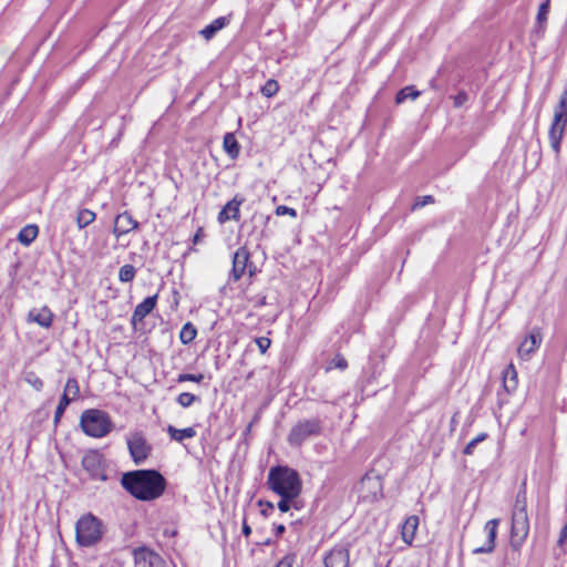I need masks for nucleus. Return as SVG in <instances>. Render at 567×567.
I'll use <instances>...</instances> for the list:
<instances>
[{
    "label": "nucleus",
    "mask_w": 567,
    "mask_h": 567,
    "mask_svg": "<svg viewBox=\"0 0 567 567\" xmlns=\"http://www.w3.org/2000/svg\"><path fill=\"white\" fill-rule=\"evenodd\" d=\"M121 485L134 498L152 502L164 494L167 482L156 470H135L122 475Z\"/></svg>",
    "instance_id": "obj_1"
},
{
    "label": "nucleus",
    "mask_w": 567,
    "mask_h": 567,
    "mask_svg": "<svg viewBox=\"0 0 567 567\" xmlns=\"http://www.w3.org/2000/svg\"><path fill=\"white\" fill-rule=\"evenodd\" d=\"M267 486L280 497L298 498L302 491V481L295 468L277 465L268 472Z\"/></svg>",
    "instance_id": "obj_2"
},
{
    "label": "nucleus",
    "mask_w": 567,
    "mask_h": 567,
    "mask_svg": "<svg viewBox=\"0 0 567 567\" xmlns=\"http://www.w3.org/2000/svg\"><path fill=\"white\" fill-rule=\"evenodd\" d=\"M102 522L91 513L81 516L75 524V540L81 547H91L101 540Z\"/></svg>",
    "instance_id": "obj_3"
},
{
    "label": "nucleus",
    "mask_w": 567,
    "mask_h": 567,
    "mask_svg": "<svg viewBox=\"0 0 567 567\" xmlns=\"http://www.w3.org/2000/svg\"><path fill=\"white\" fill-rule=\"evenodd\" d=\"M322 432V422L318 417L298 421L289 431L287 441L291 446H301L310 437Z\"/></svg>",
    "instance_id": "obj_4"
},
{
    "label": "nucleus",
    "mask_w": 567,
    "mask_h": 567,
    "mask_svg": "<svg viewBox=\"0 0 567 567\" xmlns=\"http://www.w3.org/2000/svg\"><path fill=\"white\" fill-rule=\"evenodd\" d=\"M80 427L91 437L106 435V413L97 409H87L80 416Z\"/></svg>",
    "instance_id": "obj_5"
},
{
    "label": "nucleus",
    "mask_w": 567,
    "mask_h": 567,
    "mask_svg": "<svg viewBox=\"0 0 567 567\" xmlns=\"http://www.w3.org/2000/svg\"><path fill=\"white\" fill-rule=\"evenodd\" d=\"M82 466L92 480L106 481V464L99 450H89L82 458Z\"/></svg>",
    "instance_id": "obj_6"
},
{
    "label": "nucleus",
    "mask_w": 567,
    "mask_h": 567,
    "mask_svg": "<svg viewBox=\"0 0 567 567\" xmlns=\"http://www.w3.org/2000/svg\"><path fill=\"white\" fill-rule=\"evenodd\" d=\"M130 455L136 465L143 464L151 455L153 447L141 432H135L126 439Z\"/></svg>",
    "instance_id": "obj_7"
},
{
    "label": "nucleus",
    "mask_w": 567,
    "mask_h": 567,
    "mask_svg": "<svg viewBox=\"0 0 567 567\" xmlns=\"http://www.w3.org/2000/svg\"><path fill=\"white\" fill-rule=\"evenodd\" d=\"M529 533L528 514H512L509 545L513 550L518 551L525 543Z\"/></svg>",
    "instance_id": "obj_8"
},
{
    "label": "nucleus",
    "mask_w": 567,
    "mask_h": 567,
    "mask_svg": "<svg viewBox=\"0 0 567 567\" xmlns=\"http://www.w3.org/2000/svg\"><path fill=\"white\" fill-rule=\"evenodd\" d=\"M543 342V333L539 327H534L528 334L525 336L517 349L519 359L528 361L532 355L539 349Z\"/></svg>",
    "instance_id": "obj_9"
},
{
    "label": "nucleus",
    "mask_w": 567,
    "mask_h": 567,
    "mask_svg": "<svg viewBox=\"0 0 567 567\" xmlns=\"http://www.w3.org/2000/svg\"><path fill=\"white\" fill-rule=\"evenodd\" d=\"M133 557L136 567H162L164 559L153 549L142 546L133 549Z\"/></svg>",
    "instance_id": "obj_10"
},
{
    "label": "nucleus",
    "mask_w": 567,
    "mask_h": 567,
    "mask_svg": "<svg viewBox=\"0 0 567 567\" xmlns=\"http://www.w3.org/2000/svg\"><path fill=\"white\" fill-rule=\"evenodd\" d=\"M501 523L499 518H493L486 522L484 525V532L486 533V540L482 546L473 548L474 555L491 554L495 550V540L497 536V528Z\"/></svg>",
    "instance_id": "obj_11"
},
{
    "label": "nucleus",
    "mask_w": 567,
    "mask_h": 567,
    "mask_svg": "<svg viewBox=\"0 0 567 567\" xmlns=\"http://www.w3.org/2000/svg\"><path fill=\"white\" fill-rule=\"evenodd\" d=\"M249 260V250L245 246L238 248L233 256V267L229 274V280L237 282L245 275Z\"/></svg>",
    "instance_id": "obj_12"
},
{
    "label": "nucleus",
    "mask_w": 567,
    "mask_h": 567,
    "mask_svg": "<svg viewBox=\"0 0 567 567\" xmlns=\"http://www.w3.org/2000/svg\"><path fill=\"white\" fill-rule=\"evenodd\" d=\"M324 567H349L350 554L344 547H333L324 557Z\"/></svg>",
    "instance_id": "obj_13"
},
{
    "label": "nucleus",
    "mask_w": 567,
    "mask_h": 567,
    "mask_svg": "<svg viewBox=\"0 0 567 567\" xmlns=\"http://www.w3.org/2000/svg\"><path fill=\"white\" fill-rule=\"evenodd\" d=\"M566 125H567V122L560 121L559 115L554 116L553 123H551L549 132H548L550 146L557 156L560 153V143H561V140H563V136L565 133Z\"/></svg>",
    "instance_id": "obj_14"
},
{
    "label": "nucleus",
    "mask_w": 567,
    "mask_h": 567,
    "mask_svg": "<svg viewBox=\"0 0 567 567\" xmlns=\"http://www.w3.org/2000/svg\"><path fill=\"white\" fill-rule=\"evenodd\" d=\"M244 203V198L239 196H235L231 200H229L219 212L218 221L224 224L228 220H238L240 216V205Z\"/></svg>",
    "instance_id": "obj_15"
},
{
    "label": "nucleus",
    "mask_w": 567,
    "mask_h": 567,
    "mask_svg": "<svg viewBox=\"0 0 567 567\" xmlns=\"http://www.w3.org/2000/svg\"><path fill=\"white\" fill-rule=\"evenodd\" d=\"M137 226L138 223L130 214L123 213L116 216L113 233L116 237H120L137 228Z\"/></svg>",
    "instance_id": "obj_16"
},
{
    "label": "nucleus",
    "mask_w": 567,
    "mask_h": 567,
    "mask_svg": "<svg viewBox=\"0 0 567 567\" xmlns=\"http://www.w3.org/2000/svg\"><path fill=\"white\" fill-rule=\"evenodd\" d=\"M157 302V295L146 297L141 303L135 307L132 316V324L135 327L138 321L152 312Z\"/></svg>",
    "instance_id": "obj_17"
},
{
    "label": "nucleus",
    "mask_w": 567,
    "mask_h": 567,
    "mask_svg": "<svg viewBox=\"0 0 567 567\" xmlns=\"http://www.w3.org/2000/svg\"><path fill=\"white\" fill-rule=\"evenodd\" d=\"M53 320V313L48 307L32 308L28 313V321L35 322L42 328H50Z\"/></svg>",
    "instance_id": "obj_18"
},
{
    "label": "nucleus",
    "mask_w": 567,
    "mask_h": 567,
    "mask_svg": "<svg viewBox=\"0 0 567 567\" xmlns=\"http://www.w3.org/2000/svg\"><path fill=\"white\" fill-rule=\"evenodd\" d=\"M361 489L371 492V499H378L382 496V481L378 475L365 474L361 482Z\"/></svg>",
    "instance_id": "obj_19"
},
{
    "label": "nucleus",
    "mask_w": 567,
    "mask_h": 567,
    "mask_svg": "<svg viewBox=\"0 0 567 567\" xmlns=\"http://www.w3.org/2000/svg\"><path fill=\"white\" fill-rule=\"evenodd\" d=\"M518 385L517 371L513 363L508 364L503 371V389L507 394L516 391Z\"/></svg>",
    "instance_id": "obj_20"
},
{
    "label": "nucleus",
    "mask_w": 567,
    "mask_h": 567,
    "mask_svg": "<svg viewBox=\"0 0 567 567\" xmlns=\"http://www.w3.org/2000/svg\"><path fill=\"white\" fill-rule=\"evenodd\" d=\"M419 526V517L415 515L409 516L402 525V539L405 544L411 545Z\"/></svg>",
    "instance_id": "obj_21"
},
{
    "label": "nucleus",
    "mask_w": 567,
    "mask_h": 567,
    "mask_svg": "<svg viewBox=\"0 0 567 567\" xmlns=\"http://www.w3.org/2000/svg\"><path fill=\"white\" fill-rule=\"evenodd\" d=\"M227 22L228 21L225 17H219L215 19L212 23L206 25L203 30H200L199 34L204 39L210 40L219 30H221L227 24Z\"/></svg>",
    "instance_id": "obj_22"
},
{
    "label": "nucleus",
    "mask_w": 567,
    "mask_h": 567,
    "mask_svg": "<svg viewBox=\"0 0 567 567\" xmlns=\"http://www.w3.org/2000/svg\"><path fill=\"white\" fill-rule=\"evenodd\" d=\"M167 433L169 437L176 442H183L186 439H192L196 435L194 427L176 429L173 425L167 426Z\"/></svg>",
    "instance_id": "obj_23"
},
{
    "label": "nucleus",
    "mask_w": 567,
    "mask_h": 567,
    "mask_svg": "<svg viewBox=\"0 0 567 567\" xmlns=\"http://www.w3.org/2000/svg\"><path fill=\"white\" fill-rule=\"evenodd\" d=\"M224 151L231 158H237L240 152V146L234 133H226L223 141Z\"/></svg>",
    "instance_id": "obj_24"
},
{
    "label": "nucleus",
    "mask_w": 567,
    "mask_h": 567,
    "mask_svg": "<svg viewBox=\"0 0 567 567\" xmlns=\"http://www.w3.org/2000/svg\"><path fill=\"white\" fill-rule=\"evenodd\" d=\"M39 228L37 225H27L19 231L18 240L22 245L29 246L37 238Z\"/></svg>",
    "instance_id": "obj_25"
},
{
    "label": "nucleus",
    "mask_w": 567,
    "mask_h": 567,
    "mask_svg": "<svg viewBox=\"0 0 567 567\" xmlns=\"http://www.w3.org/2000/svg\"><path fill=\"white\" fill-rule=\"evenodd\" d=\"M527 514V496H526V483L523 482L519 491L517 492L513 514Z\"/></svg>",
    "instance_id": "obj_26"
},
{
    "label": "nucleus",
    "mask_w": 567,
    "mask_h": 567,
    "mask_svg": "<svg viewBox=\"0 0 567 567\" xmlns=\"http://www.w3.org/2000/svg\"><path fill=\"white\" fill-rule=\"evenodd\" d=\"M80 394L81 393L78 380L75 378H69L65 383L62 396H66V399H70V402H73L80 398Z\"/></svg>",
    "instance_id": "obj_27"
},
{
    "label": "nucleus",
    "mask_w": 567,
    "mask_h": 567,
    "mask_svg": "<svg viewBox=\"0 0 567 567\" xmlns=\"http://www.w3.org/2000/svg\"><path fill=\"white\" fill-rule=\"evenodd\" d=\"M421 95V92L415 90L413 85L401 89L395 96V103L401 104L408 99L415 100Z\"/></svg>",
    "instance_id": "obj_28"
},
{
    "label": "nucleus",
    "mask_w": 567,
    "mask_h": 567,
    "mask_svg": "<svg viewBox=\"0 0 567 567\" xmlns=\"http://www.w3.org/2000/svg\"><path fill=\"white\" fill-rule=\"evenodd\" d=\"M196 328L190 322H187L183 326L181 330L179 339L183 344H188L196 338Z\"/></svg>",
    "instance_id": "obj_29"
},
{
    "label": "nucleus",
    "mask_w": 567,
    "mask_h": 567,
    "mask_svg": "<svg viewBox=\"0 0 567 567\" xmlns=\"http://www.w3.org/2000/svg\"><path fill=\"white\" fill-rule=\"evenodd\" d=\"M560 116V121L567 122V89L560 95L558 104L555 106L554 116Z\"/></svg>",
    "instance_id": "obj_30"
},
{
    "label": "nucleus",
    "mask_w": 567,
    "mask_h": 567,
    "mask_svg": "<svg viewBox=\"0 0 567 567\" xmlns=\"http://www.w3.org/2000/svg\"><path fill=\"white\" fill-rule=\"evenodd\" d=\"M95 219V213L90 209H81L76 216V224L80 229L89 226Z\"/></svg>",
    "instance_id": "obj_31"
},
{
    "label": "nucleus",
    "mask_w": 567,
    "mask_h": 567,
    "mask_svg": "<svg viewBox=\"0 0 567 567\" xmlns=\"http://www.w3.org/2000/svg\"><path fill=\"white\" fill-rule=\"evenodd\" d=\"M279 91V84L276 80L269 79L262 86H261V94L266 97H272L277 94Z\"/></svg>",
    "instance_id": "obj_32"
},
{
    "label": "nucleus",
    "mask_w": 567,
    "mask_h": 567,
    "mask_svg": "<svg viewBox=\"0 0 567 567\" xmlns=\"http://www.w3.org/2000/svg\"><path fill=\"white\" fill-rule=\"evenodd\" d=\"M136 274V269L132 265H124L121 267L118 278L122 282H131Z\"/></svg>",
    "instance_id": "obj_33"
},
{
    "label": "nucleus",
    "mask_w": 567,
    "mask_h": 567,
    "mask_svg": "<svg viewBox=\"0 0 567 567\" xmlns=\"http://www.w3.org/2000/svg\"><path fill=\"white\" fill-rule=\"evenodd\" d=\"M198 401H200V398L189 392H183L176 399V402L183 408H188Z\"/></svg>",
    "instance_id": "obj_34"
},
{
    "label": "nucleus",
    "mask_w": 567,
    "mask_h": 567,
    "mask_svg": "<svg viewBox=\"0 0 567 567\" xmlns=\"http://www.w3.org/2000/svg\"><path fill=\"white\" fill-rule=\"evenodd\" d=\"M70 403V399H66V396H61L53 417V422L55 425L60 423L61 417L63 416L65 409L69 406Z\"/></svg>",
    "instance_id": "obj_35"
},
{
    "label": "nucleus",
    "mask_w": 567,
    "mask_h": 567,
    "mask_svg": "<svg viewBox=\"0 0 567 567\" xmlns=\"http://www.w3.org/2000/svg\"><path fill=\"white\" fill-rule=\"evenodd\" d=\"M487 439V433H480L476 437L471 440L463 450L464 455H472L476 445Z\"/></svg>",
    "instance_id": "obj_36"
},
{
    "label": "nucleus",
    "mask_w": 567,
    "mask_h": 567,
    "mask_svg": "<svg viewBox=\"0 0 567 567\" xmlns=\"http://www.w3.org/2000/svg\"><path fill=\"white\" fill-rule=\"evenodd\" d=\"M25 382L30 384L35 391H41L43 389V381L39 378L34 372L30 371L25 374Z\"/></svg>",
    "instance_id": "obj_37"
},
{
    "label": "nucleus",
    "mask_w": 567,
    "mask_h": 567,
    "mask_svg": "<svg viewBox=\"0 0 567 567\" xmlns=\"http://www.w3.org/2000/svg\"><path fill=\"white\" fill-rule=\"evenodd\" d=\"M291 507L299 509V505L298 502H296V498L281 497V499L278 502V509L282 513L288 512Z\"/></svg>",
    "instance_id": "obj_38"
},
{
    "label": "nucleus",
    "mask_w": 567,
    "mask_h": 567,
    "mask_svg": "<svg viewBox=\"0 0 567 567\" xmlns=\"http://www.w3.org/2000/svg\"><path fill=\"white\" fill-rule=\"evenodd\" d=\"M348 367L347 360L341 354H336L328 365V370L339 369L344 370Z\"/></svg>",
    "instance_id": "obj_39"
},
{
    "label": "nucleus",
    "mask_w": 567,
    "mask_h": 567,
    "mask_svg": "<svg viewBox=\"0 0 567 567\" xmlns=\"http://www.w3.org/2000/svg\"><path fill=\"white\" fill-rule=\"evenodd\" d=\"M205 379L204 374L203 373H198V374H193V373H181L178 377H177V382H187V381H190V382H197V383H200L203 380Z\"/></svg>",
    "instance_id": "obj_40"
},
{
    "label": "nucleus",
    "mask_w": 567,
    "mask_h": 567,
    "mask_svg": "<svg viewBox=\"0 0 567 567\" xmlns=\"http://www.w3.org/2000/svg\"><path fill=\"white\" fill-rule=\"evenodd\" d=\"M548 11H549V0H546L538 8L537 21L539 24H542L543 22H545L547 20Z\"/></svg>",
    "instance_id": "obj_41"
},
{
    "label": "nucleus",
    "mask_w": 567,
    "mask_h": 567,
    "mask_svg": "<svg viewBox=\"0 0 567 567\" xmlns=\"http://www.w3.org/2000/svg\"><path fill=\"white\" fill-rule=\"evenodd\" d=\"M276 215L277 216H284V215H289L293 218L297 217V212L295 208H291V207H288V206H285V205H280L276 208Z\"/></svg>",
    "instance_id": "obj_42"
},
{
    "label": "nucleus",
    "mask_w": 567,
    "mask_h": 567,
    "mask_svg": "<svg viewBox=\"0 0 567 567\" xmlns=\"http://www.w3.org/2000/svg\"><path fill=\"white\" fill-rule=\"evenodd\" d=\"M255 341H256V344L258 346L261 353H265L271 344L270 339L266 338V337L256 338Z\"/></svg>",
    "instance_id": "obj_43"
},
{
    "label": "nucleus",
    "mask_w": 567,
    "mask_h": 567,
    "mask_svg": "<svg viewBox=\"0 0 567 567\" xmlns=\"http://www.w3.org/2000/svg\"><path fill=\"white\" fill-rule=\"evenodd\" d=\"M258 506L262 507L260 513L262 516L267 517L269 515V512L274 509V504L268 501H258Z\"/></svg>",
    "instance_id": "obj_44"
},
{
    "label": "nucleus",
    "mask_w": 567,
    "mask_h": 567,
    "mask_svg": "<svg viewBox=\"0 0 567 567\" xmlns=\"http://www.w3.org/2000/svg\"><path fill=\"white\" fill-rule=\"evenodd\" d=\"M468 100V95L462 91V92H458L455 96H454V106L455 107H461L463 106Z\"/></svg>",
    "instance_id": "obj_45"
},
{
    "label": "nucleus",
    "mask_w": 567,
    "mask_h": 567,
    "mask_svg": "<svg viewBox=\"0 0 567 567\" xmlns=\"http://www.w3.org/2000/svg\"><path fill=\"white\" fill-rule=\"evenodd\" d=\"M296 555H286L276 567H293Z\"/></svg>",
    "instance_id": "obj_46"
},
{
    "label": "nucleus",
    "mask_w": 567,
    "mask_h": 567,
    "mask_svg": "<svg viewBox=\"0 0 567 567\" xmlns=\"http://www.w3.org/2000/svg\"><path fill=\"white\" fill-rule=\"evenodd\" d=\"M250 301L254 302V308H260L267 305L266 296H257L255 298H250Z\"/></svg>",
    "instance_id": "obj_47"
},
{
    "label": "nucleus",
    "mask_w": 567,
    "mask_h": 567,
    "mask_svg": "<svg viewBox=\"0 0 567 567\" xmlns=\"http://www.w3.org/2000/svg\"><path fill=\"white\" fill-rule=\"evenodd\" d=\"M432 203H434V198H433L431 195H427V196L422 197V200H421V202H419V200H417V202L414 204V206H413V207H414V208H415V207H423L424 205H426V204H432Z\"/></svg>",
    "instance_id": "obj_48"
},
{
    "label": "nucleus",
    "mask_w": 567,
    "mask_h": 567,
    "mask_svg": "<svg viewBox=\"0 0 567 567\" xmlns=\"http://www.w3.org/2000/svg\"><path fill=\"white\" fill-rule=\"evenodd\" d=\"M241 530H243V534H244L246 537H249V536H250V534H251V528H250V526L248 525V523H247V519H246V518H244V520H243V528H241Z\"/></svg>",
    "instance_id": "obj_49"
},
{
    "label": "nucleus",
    "mask_w": 567,
    "mask_h": 567,
    "mask_svg": "<svg viewBox=\"0 0 567 567\" xmlns=\"http://www.w3.org/2000/svg\"><path fill=\"white\" fill-rule=\"evenodd\" d=\"M566 538H567V524L560 530V535H559V539H558V545L561 546Z\"/></svg>",
    "instance_id": "obj_50"
},
{
    "label": "nucleus",
    "mask_w": 567,
    "mask_h": 567,
    "mask_svg": "<svg viewBox=\"0 0 567 567\" xmlns=\"http://www.w3.org/2000/svg\"><path fill=\"white\" fill-rule=\"evenodd\" d=\"M204 237V230L203 228H198L196 234L194 235L193 243L198 244Z\"/></svg>",
    "instance_id": "obj_51"
},
{
    "label": "nucleus",
    "mask_w": 567,
    "mask_h": 567,
    "mask_svg": "<svg viewBox=\"0 0 567 567\" xmlns=\"http://www.w3.org/2000/svg\"><path fill=\"white\" fill-rule=\"evenodd\" d=\"M246 271H248L249 276L252 277L257 271V267L249 260Z\"/></svg>",
    "instance_id": "obj_52"
},
{
    "label": "nucleus",
    "mask_w": 567,
    "mask_h": 567,
    "mask_svg": "<svg viewBox=\"0 0 567 567\" xmlns=\"http://www.w3.org/2000/svg\"><path fill=\"white\" fill-rule=\"evenodd\" d=\"M285 532H286V527L282 524L277 525L275 528V533H276L277 537H280Z\"/></svg>",
    "instance_id": "obj_53"
},
{
    "label": "nucleus",
    "mask_w": 567,
    "mask_h": 567,
    "mask_svg": "<svg viewBox=\"0 0 567 567\" xmlns=\"http://www.w3.org/2000/svg\"><path fill=\"white\" fill-rule=\"evenodd\" d=\"M111 427H112V424H111V421L109 420V427H107L109 432L111 431Z\"/></svg>",
    "instance_id": "obj_54"
},
{
    "label": "nucleus",
    "mask_w": 567,
    "mask_h": 567,
    "mask_svg": "<svg viewBox=\"0 0 567 567\" xmlns=\"http://www.w3.org/2000/svg\"><path fill=\"white\" fill-rule=\"evenodd\" d=\"M251 426H252V423H250V424L248 425L247 431H250Z\"/></svg>",
    "instance_id": "obj_55"
}]
</instances>
